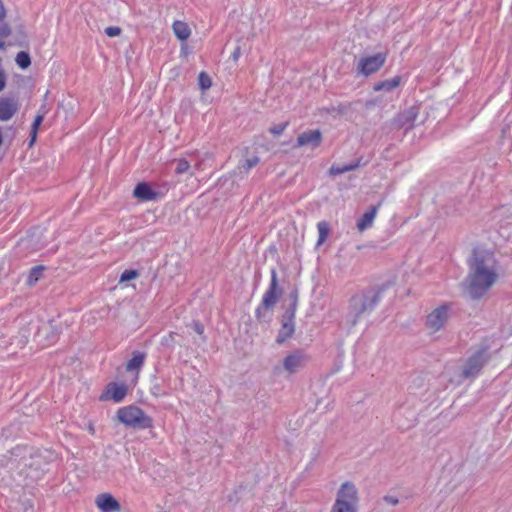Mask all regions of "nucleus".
I'll return each instance as SVG.
<instances>
[{
  "mask_svg": "<svg viewBox=\"0 0 512 512\" xmlns=\"http://www.w3.org/2000/svg\"><path fill=\"white\" fill-rule=\"evenodd\" d=\"M468 266L466 290L473 299H479L497 282L500 265L492 252L476 249Z\"/></svg>",
  "mask_w": 512,
  "mask_h": 512,
  "instance_id": "nucleus-1",
  "label": "nucleus"
},
{
  "mask_svg": "<svg viewBox=\"0 0 512 512\" xmlns=\"http://www.w3.org/2000/svg\"><path fill=\"white\" fill-rule=\"evenodd\" d=\"M380 298V292L374 289L361 291L353 295L345 316L346 323L350 327H354L365 313L371 312L376 307Z\"/></svg>",
  "mask_w": 512,
  "mask_h": 512,
  "instance_id": "nucleus-2",
  "label": "nucleus"
},
{
  "mask_svg": "<svg viewBox=\"0 0 512 512\" xmlns=\"http://www.w3.org/2000/svg\"><path fill=\"white\" fill-rule=\"evenodd\" d=\"M270 275L269 286L264 292L260 304L255 309V317L259 322H269L271 320V311L282 295V288L278 283L276 269H271Z\"/></svg>",
  "mask_w": 512,
  "mask_h": 512,
  "instance_id": "nucleus-3",
  "label": "nucleus"
},
{
  "mask_svg": "<svg viewBox=\"0 0 512 512\" xmlns=\"http://www.w3.org/2000/svg\"><path fill=\"white\" fill-rule=\"evenodd\" d=\"M117 418L125 426L134 429H148L153 426L152 418L135 405L119 408Z\"/></svg>",
  "mask_w": 512,
  "mask_h": 512,
  "instance_id": "nucleus-4",
  "label": "nucleus"
},
{
  "mask_svg": "<svg viewBox=\"0 0 512 512\" xmlns=\"http://www.w3.org/2000/svg\"><path fill=\"white\" fill-rule=\"evenodd\" d=\"M358 502L359 496L356 485L350 481H345L340 485L333 504L357 512Z\"/></svg>",
  "mask_w": 512,
  "mask_h": 512,
  "instance_id": "nucleus-5",
  "label": "nucleus"
},
{
  "mask_svg": "<svg viewBox=\"0 0 512 512\" xmlns=\"http://www.w3.org/2000/svg\"><path fill=\"white\" fill-rule=\"evenodd\" d=\"M449 304L436 307L426 317L425 327L430 333H436L443 329L450 317Z\"/></svg>",
  "mask_w": 512,
  "mask_h": 512,
  "instance_id": "nucleus-6",
  "label": "nucleus"
},
{
  "mask_svg": "<svg viewBox=\"0 0 512 512\" xmlns=\"http://www.w3.org/2000/svg\"><path fill=\"white\" fill-rule=\"evenodd\" d=\"M386 54L377 53L373 56L363 57L359 60L356 72L363 76H369L376 73L384 65Z\"/></svg>",
  "mask_w": 512,
  "mask_h": 512,
  "instance_id": "nucleus-7",
  "label": "nucleus"
},
{
  "mask_svg": "<svg viewBox=\"0 0 512 512\" xmlns=\"http://www.w3.org/2000/svg\"><path fill=\"white\" fill-rule=\"evenodd\" d=\"M486 349H482L470 356L463 368L462 376L464 378L476 377L484 364L487 362Z\"/></svg>",
  "mask_w": 512,
  "mask_h": 512,
  "instance_id": "nucleus-8",
  "label": "nucleus"
},
{
  "mask_svg": "<svg viewBox=\"0 0 512 512\" xmlns=\"http://www.w3.org/2000/svg\"><path fill=\"white\" fill-rule=\"evenodd\" d=\"M95 505L101 512H120L119 501L108 492L100 493L95 497Z\"/></svg>",
  "mask_w": 512,
  "mask_h": 512,
  "instance_id": "nucleus-9",
  "label": "nucleus"
},
{
  "mask_svg": "<svg viewBox=\"0 0 512 512\" xmlns=\"http://www.w3.org/2000/svg\"><path fill=\"white\" fill-rule=\"evenodd\" d=\"M127 395V387L124 384L115 382L109 383L105 392L101 395V400L112 399L115 403H120Z\"/></svg>",
  "mask_w": 512,
  "mask_h": 512,
  "instance_id": "nucleus-10",
  "label": "nucleus"
},
{
  "mask_svg": "<svg viewBox=\"0 0 512 512\" xmlns=\"http://www.w3.org/2000/svg\"><path fill=\"white\" fill-rule=\"evenodd\" d=\"M322 134L320 130H309L301 133L297 138L296 147L310 146L316 148L321 144Z\"/></svg>",
  "mask_w": 512,
  "mask_h": 512,
  "instance_id": "nucleus-11",
  "label": "nucleus"
},
{
  "mask_svg": "<svg viewBox=\"0 0 512 512\" xmlns=\"http://www.w3.org/2000/svg\"><path fill=\"white\" fill-rule=\"evenodd\" d=\"M133 196L141 201H153L157 199L158 193L155 192L150 184L146 182L138 183L133 191Z\"/></svg>",
  "mask_w": 512,
  "mask_h": 512,
  "instance_id": "nucleus-12",
  "label": "nucleus"
},
{
  "mask_svg": "<svg viewBox=\"0 0 512 512\" xmlns=\"http://www.w3.org/2000/svg\"><path fill=\"white\" fill-rule=\"evenodd\" d=\"M18 104L12 98H0V120L7 121L17 112Z\"/></svg>",
  "mask_w": 512,
  "mask_h": 512,
  "instance_id": "nucleus-13",
  "label": "nucleus"
},
{
  "mask_svg": "<svg viewBox=\"0 0 512 512\" xmlns=\"http://www.w3.org/2000/svg\"><path fill=\"white\" fill-rule=\"evenodd\" d=\"M381 204L377 206H372L367 212L363 214V216L357 221V229L360 232L365 231L367 228H370L373 225L374 219L377 215L378 209Z\"/></svg>",
  "mask_w": 512,
  "mask_h": 512,
  "instance_id": "nucleus-14",
  "label": "nucleus"
},
{
  "mask_svg": "<svg viewBox=\"0 0 512 512\" xmlns=\"http://www.w3.org/2000/svg\"><path fill=\"white\" fill-rule=\"evenodd\" d=\"M295 332V323L294 321L283 318L281 328L279 329L278 335L276 337V342L278 344H282L286 342Z\"/></svg>",
  "mask_w": 512,
  "mask_h": 512,
  "instance_id": "nucleus-15",
  "label": "nucleus"
},
{
  "mask_svg": "<svg viewBox=\"0 0 512 512\" xmlns=\"http://www.w3.org/2000/svg\"><path fill=\"white\" fill-rule=\"evenodd\" d=\"M146 354L141 351H134L132 358L126 364V370L128 372H136V378H138L139 370L144 365Z\"/></svg>",
  "mask_w": 512,
  "mask_h": 512,
  "instance_id": "nucleus-16",
  "label": "nucleus"
},
{
  "mask_svg": "<svg viewBox=\"0 0 512 512\" xmlns=\"http://www.w3.org/2000/svg\"><path fill=\"white\" fill-rule=\"evenodd\" d=\"M303 364V356L300 354L288 355L284 361L283 366L289 373H294Z\"/></svg>",
  "mask_w": 512,
  "mask_h": 512,
  "instance_id": "nucleus-17",
  "label": "nucleus"
},
{
  "mask_svg": "<svg viewBox=\"0 0 512 512\" xmlns=\"http://www.w3.org/2000/svg\"><path fill=\"white\" fill-rule=\"evenodd\" d=\"M172 29L175 36L181 41H186L191 35V30L189 26L185 22L180 20H176L173 22Z\"/></svg>",
  "mask_w": 512,
  "mask_h": 512,
  "instance_id": "nucleus-18",
  "label": "nucleus"
},
{
  "mask_svg": "<svg viewBox=\"0 0 512 512\" xmlns=\"http://www.w3.org/2000/svg\"><path fill=\"white\" fill-rule=\"evenodd\" d=\"M401 83V77L400 76H394L393 78L381 81L374 86L375 91H385L390 92L397 88Z\"/></svg>",
  "mask_w": 512,
  "mask_h": 512,
  "instance_id": "nucleus-19",
  "label": "nucleus"
},
{
  "mask_svg": "<svg viewBox=\"0 0 512 512\" xmlns=\"http://www.w3.org/2000/svg\"><path fill=\"white\" fill-rule=\"evenodd\" d=\"M417 112L414 108H410L405 111L399 117V123L401 126L407 125V128L413 127L414 121L416 120Z\"/></svg>",
  "mask_w": 512,
  "mask_h": 512,
  "instance_id": "nucleus-20",
  "label": "nucleus"
},
{
  "mask_svg": "<svg viewBox=\"0 0 512 512\" xmlns=\"http://www.w3.org/2000/svg\"><path fill=\"white\" fill-rule=\"evenodd\" d=\"M318 240L317 245H322L330 234V225L327 221H320L317 224Z\"/></svg>",
  "mask_w": 512,
  "mask_h": 512,
  "instance_id": "nucleus-21",
  "label": "nucleus"
},
{
  "mask_svg": "<svg viewBox=\"0 0 512 512\" xmlns=\"http://www.w3.org/2000/svg\"><path fill=\"white\" fill-rule=\"evenodd\" d=\"M358 166H359V162L358 161L354 162V163H351V164L341 165V166L340 165H333L329 169V174L333 175V176L340 175V174H343L345 172L352 171V170L356 169Z\"/></svg>",
  "mask_w": 512,
  "mask_h": 512,
  "instance_id": "nucleus-22",
  "label": "nucleus"
},
{
  "mask_svg": "<svg viewBox=\"0 0 512 512\" xmlns=\"http://www.w3.org/2000/svg\"><path fill=\"white\" fill-rule=\"evenodd\" d=\"M5 16H6V12H5L3 3L0 0V39L6 38L11 34V28L4 21Z\"/></svg>",
  "mask_w": 512,
  "mask_h": 512,
  "instance_id": "nucleus-23",
  "label": "nucleus"
},
{
  "mask_svg": "<svg viewBox=\"0 0 512 512\" xmlns=\"http://www.w3.org/2000/svg\"><path fill=\"white\" fill-rule=\"evenodd\" d=\"M46 113H47L46 107L43 105L40 108L37 116L35 117L32 127H31V134H32L31 143L34 142L36 134H37V130H38L39 126L41 125V123L43 122V119H44Z\"/></svg>",
  "mask_w": 512,
  "mask_h": 512,
  "instance_id": "nucleus-24",
  "label": "nucleus"
},
{
  "mask_svg": "<svg viewBox=\"0 0 512 512\" xmlns=\"http://www.w3.org/2000/svg\"><path fill=\"white\" fill-rule=\"evenodd\" d=\"M15 61H16L17 65L22 69L28 68L31 64V59H30L29 54L24 51H20L19 53H17Z\"/></svg>",
  "mask_w": 512,
  "mask_h": 512,
  "instance_id": "nucleus-25",
  "label": "nucleus"
},
{
  "mask_svg": "<svg viewBox=\"0 0 512 512\" xmlns=\"http://www.w3.org/2000/svg\"><path fill=\"white\" fill-rule=\"evenodd\" d=\"M198 84L202 90L209 89L212 85L210 76L205 72H200L198 76Z\"/></svg>",
  "mask_w": 512,
  "mask_h": 512,
  "instance_id": "nucleus-26",
  "label": "nucleus"
},
{
  "mask_svg": "<svg viewBox=\"0 0 512 512\" xmlns=\"http://www.w3.org/2000/svg\"><path fill=\"white\" fill-rule=\"evenodd\" d=\"M176 168H175V173L176 174H184V173H187L190 169V163L186 160V159H179L177 160L176 162Z\"/></svg>",
  "mask_w": 512,
  "mask_h": 512,
  "instance_id": "nucleus-27",
  "label": "nucleus"
},
{
  "mask_svg": "<svg viewBox=\"0 0 512 512\" xmlns=\"http://www.w3.org/2000/svg\"><path fill=\"white\" fill-rule=\"evenodd\" d=\"M138 276L136 270H125L120 276V282L130 281Z\"/></svg>",
  "mask_w": 512,
  "mask_h": 512,
  "instance_id": "nucleus-28",
  "label": "nucleus"
},
{
  "mask_svg": "<svg viewBox=\"0 0 512 512\" xmlns=\"http://www.w3.org/2000/svg\"><path fill=\"white\" fill-rule=\"evenodd\" d=\"M296 310L297 305L295 303H290L283 318L294 321Z\"/></svg>",
  "mask_w": 512,
  "mask_h": 512,
  "instance_id": "nucleus-29",
  "label": "nucleus"
},
{
  "mask_svg": "<svg viewBox=\"0 0 512 512\" xmlns=\"http://www.w3.org/2000/svg\"><path fill=\"white\" fill-rule=\"evenodd\" d=\"M105 34L109 37H116L121 34V29L118 26H109L105 29Z\"/></svg>",
  "mask_w": 512,
  "mask_h": 512,
  "instance_id": "nucleus-30",
  "label": "nucleus"
},
{
  "mask_svg": "<svg viewBox=\"0 0 512 512\" xmlns=\"http://www.w3.org/2000/svg\"><path fill=\"white\" fill-rule=\"evenodd\" d=\"M288 126V123H280L270 128V132L274 135H281Z\"/></svg>",
  "mask_w": 512,
  "mask_h": 512,
  "instance_id": "nucleus-31",
  "label": "nucleus"
},
{
  "mask_svg": "<svg viewBox=\"0 0 512 512\" xmlns=\"http://www.w3.org/2000/svg\"><path fill=\"white\" fill-rule=\"evenodd\" d=\"M259 163V158L258 157H252L250 159H246L242 165V167L248 171L249 169H251L252 167L256 166L257 164Z\"/></svg>",
  "mask_w": 512,
  "mask_h": 512,
  "instance_id": "nucleus-32",
  "label": "nucleus"
},
{
  "mask_svg": "<svg viewBox=\"0 0 512 512\" xmlns=\"http://www.w3.org/2000/svg\"><path fill=\"white\" fill-rule=\"evenodd\" d=\"M41 272H42V267L41 266L33 267L31 269V273H30V276H29L30 281H32V279L37 280L38 276L41 274Z\"/></svg>",
  "mask_w": 512,
  "mask_h": 512,
  "instance_id": "nucleus-33",
  "label": "nucleus"
},
{
  "mask_svg": "<svg viewBox=\"0 0 512 512\" xmlns=\"http://www.w3.org/2000/svg\"><path fill=\"white\" fill-rule=\"evenodd\" d=\"M383 500L389 504V505H392V506H396L398 503H399V500L397 497L395 496H391V495H386L383 497Z\"/></svg>",
  "mask_w": 512,
  "mask_h": 512,
  "instance_id": "nucleus-34",
  "label": "nucleus"
},
{
  "mask_svg": "<svg viewBox=\"0 0 512 512\" xmlns=\"http://www.w3.org/2000/svg\"><path fill=\"white\" fill-rule=\"evenodd\" d=\"M192 326L197 334L202 335L204 333V326L199 321H193Z\"/></svg>",
  "mask_w": 512,
  "mask_h": 512,
  "instance_id": "nucleus-35",
  "label": "nucleus"
},
{
  "mask_svg": "<svg viewBox=\"0 0 512 512\" xmlns=\"http://www.w3.org/2000/svg\"><path fill=\"white\" fill-rule=\"evenodd\" d=\"M289 301L290 303L298 304V291L294 290L289 294Z\"/></svg>",
  "mask_w": 512,
  "mask_h": 512,
  "instance_id": "nucleus-36",
  "label": "nucleus"
},
{
  "mask_svg": "<svg viewBox=\"0 0 512 512\" xmlns=\"http://www.w3.org/2000/svg\"><path fill=\"white\" fill-rule=\"evenodd\" d=\"M6 84V76L4 71L0 68V91H2Z\"/></svg>",
  "mask_w": 512,
  "mask_h": 512,
  "instance_id": "nucleus-37",
  "label": "nucleus"
},
{
  "mask_svg": "<svg viewBox=\"0 0 512 512\" xmlns=\"http://www.w3.org/2000/svg\"><path fill=\"white\" fill-rule=\"evenodd\" d=\"M240 56H241V48H240V46H237V47L234 49V51H233V53H232L231 57H232V59H233L234 61H237V60L240 58Z\"/></svg>",
  "mask_w": 512,
  "mask_h": 512,
  "instance_id": "nucleus-38",
  "label": "nucleus"
},
{
  "mask_svg": "<svg viewBox=\"0 0 512 512\" xmlns=\"http://www.w3.org/2000/svg\"><path fill=\"white\" fill-rule=\"evenodd\" d=\"M87 430H88V432H89L91 435H94V434H95V427H94V425H93L92 423H89V424L87 425Z\"/></svg>",
  "mask_w": 512,
  "mask_h": 512,
  "instance_id": "nucleus-39",
  "label": "nucleus"
},
{
  "mask_svg": "<svg viewBox=\"0 0 512 512\" xmlns=\"http://www.w3.org/2000/svg\"><path fill=\"white\" fill-rule=\"evenodd\" d=\"M5 43L3 41H0V50L4 49Z\"/></svg>",
  "mask_w": 512,
  "mask_h": 512,
  "instance_id": "nucleus-40",
  "label": "nucleus"
}]
</instances>
